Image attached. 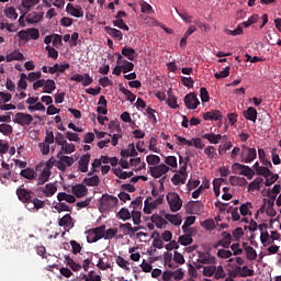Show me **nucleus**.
<instances>
[{
  "label": "nucleus",
  "instance_id": "57",
  "mask_svg": "<svg viewBox=\"0 0 281 281\" xmlns=\"http://www.w3.org/2000/svg\"><path fill=\"white\" fill-rule=\"evenodd\" d=\"M256 175L259 177H265L266 179L268 177H271V169L269 167H260L258 171H256Z\"/></svg>",
  "mask_w": 281,
  "mask_h": 281
},
{
  "label": "nucleus",
  "instance_id": "64",
  "mask_svg": "<svg viewBox=\"0 0 281 281\" xmlns=\"http://www.w3.org/2000/svg\"><path fill=\"white\" fill-rule=\"evenodd\" d=\"M165 164H167V166H170V168H177V157L167 156L165 158Z\"/></svg>",
  "mask_w": 281,
  "mask_h": 281
},
{
  "label": "nucleus",
  "instance_id": "14",
  "mask_svg": "<svg viewBox=\"0 0 281 281\" xmlns=\"http://www.w3.org/2000/svg\"><path fill=\"white\" fill-rule=\"evenodd\" d=\"M198 262L200 265H216V257L212 256L210 252H198Z\"/></svg>",
  "mask_w": 281,
  "mask_h": 281
},
{
  "label": "nucleus",
  "instance_id": "6",
  "mask_svg": "<svg viewBox=\"0 0 281 281\" xmlns=\"http://www.w3.org/2000/svg\"><path fill=\"white\" fill-rule=\"evenodd\" d=\"M243 164H251L257 157L258 153L256 148L248 147L247 145H241V153H240Z\"/></svg>",
  "mask_w": 281,
  "mask_h": 281
},
{
  "label": "nucleus",
  "instance_id": "27",
  "mask_svg": "<svg viewBox=\"0 0 281 281\" xmlns=\"http://www.w3.org/2000/svg\"><path fill=\"white\" fill-rule=\"evenodd\" d=\"M167 104L168 106H170V109H177L179 106V104H177V97L175 94H172V88H169L167 91Z\"/></svg>",
  "mask_w": 281,
  "mask_h": 281
},
{
  "label": "nucleus",
  "instance_id": "56",
  "mask_svg": "<svg viewBox=\"0 0 281 281\" xmlns=\"http://www.w3.org/2000/svg\"><path fill=\"white\" fill-rule=\"evenodd\" d=\"M216 272V266H206L203 268V276H205V278H212V276H214Z\"/></svg>",
  "mask_w": 281,
  "mask_h": 281
},
{
  "label": "nucleus",
  "instance_id": "13",
  "mask_svg": "<svg viewBox=\"0 0 281 281\" xmlns=\"http://www.w3.org/2000/svg\"><path fill=\"white\" fill-rule=\"evenodd\" d=\"M117 56V65H121V68L123 70V74H128V71H133L135 69V64L124 59L120 53H116Z\"/></svg>",
  "mask_w": 281,
  "mask_h": 281
},
{
  "label": "nucleus",
  "instance_id": "44",
  "mask_svg": "<svg viewBox=\"0 0 281 281\" xmlns=\"http://www.w3.org/2000/svg\"><path fill=\"white\" fill-rule=\"evenodd\" d=\"M116 216L121 220V221H131L132 215H131V211H128V209L126 207H122L119 213L116 214Z\"/></svg>",
  "mask_w": 281,
  "mask_h": 281
},
{
  "label": "nucleus",
  "instance_id": "48",
  "mask_svg": "<svg viewBox=\"0 0 281 281\" xmlns=\"http://www.w3.org/2000/svg\"><path fill=\"white\" fill-rule=\"evenodd\" d=\"M64 258H65L68 267H70V269H72V271H80V269H82V266L80 263H76V261H74V259H71V257L65 256Z\"/></svg>",
  "mask_w": 281,
  "mask_h": 281
},
{
  "label": "nucleus",
  "instance_id": "36",
  "mask_svg": "<svg viewBox=\"0 0 281 281\" xmlns=\"http://www.w3.org/2000/svg\"><path fill=\"white\" fill-rule=\"evenodd\" d=\"M71 153H76V145L74 144H69V143H65L59 150L60 155H71Z\"/></svg>",
  "mask_w": 281,
  "mask_h": 281
},
{
  "label": "nucleus",
  "instance_id": "51",
  "mask_svg": "<svg viewBox=\"0 0 281 281\" xmlns=\"http://www.w3.org/2000/svg\"><path fill=\"white\" fill-rule=\"evenodd\" d=\"M140 12H143V14H154L155 10H153V7L148 2L142 1L140 2Z\"/></svg>",
  "mask_w": 281,
  "mask_h": 281
},
{
  "label": "nucleus",
  "instance_id": "50",
  "mask_svg": "<svg viewBox=\"0 0 281 281\" xmlns=\"http://www.w3.org/2000/svg\"><path fill=\"white\" fill-rule=\"evenodd\" d=\"M240 175L243 177H247L248 180H251L254 179L256 171H254V169H251L249 166L244 165V169L241 170Z\"/></svg>",
  "mask_w": 281,
  "mask_h": 281
},
{
  "label": "nucleus",
  "instance_id": "17",
  "mask_svg": "<svg viewBox=\"0 0 281 281\" xmlns=\"http://www.w3.org/2000/svg\"><path fill=\"white\" fill-rule=\"evenodd\" d=\"M71 192L74 195L77 196V199H82L83 196H87V194H89V189H87L85 184H76L72 186Z\"/></svg>",
  "mask_w": 281,
  "mask_h": 281
},
{
  "label": "nucleus",
  "instance_id": "46",
  "mask_svg": "<svg viewBox=\"0 0 281 281\" xmlns=\"http://www.w3.org/2000/svg\"><path fill=\"white\" fill-rule=\"evenodd\" d=\"M204 155H206V157H209V159H217L218 158V154L216 153V148L212 145L207 146L204 149Z\"/></svg>",
  "mask_w": 281,
  "mask_h": 281
},
{
  "label": "nucleus",
  "instance_id": "41",
  "mask_svg": "<svg viewBox=\"0 0 281 281\" xmlns=\"http://www.w3.org/2000/svg\"><path fill=\"white\" fill-rule=\"evenodd\" d=\"M210 188V181L204 180L202 186H200L193 193H192V199H199L201 196L203 190H209Z\"/></svg>",
  "mask_w": 281,
  "mask_h": 281
},
{
  "label": "nucleus",
  "instance_id": "45",
  "mask_svg": "<svg viewBox=\"0 0 281 281\" xmlns=\"http://www.w3.org/2000/svg\"><path fill=\"white\" fill-rule=\"evenodd\" d=\"M4 15L7 19H11L12 21H16L19 19V13H16V9L14 7H9L4 10Z\"/></svg>",
  "mask_w": 281,
  "mask_h": 281
},
{
  "label": "nucleus",
  "instance_id": "52",
  "mask_svg": "<svg viewBox=\"0 0 281 281\" xmlns=\"http://www.w3.org/2000/svg\"><path fill=\"white\" fill-rule=\"evenodd\" d=\"M246 251V258L248 260H256L258 258V252H256V249H254V247H246L245 248Z\"/></svg>",
  "mask_w": 281,
  "mask_h": 281
},
{
  "label": "nucleus",
  "instance_id": "22",
  "mask_svg": "<svg viewBox=\"0 0 281 281\" xmlns=\"http://www.w3.org/2000/svg\"><path fill=\"white\" fill-rule=\"evenodd\" d=\"M97 112L99 115H106V113H109V110L106 109V98L104 95L99 98Z\"/></svg>",
  "mask_w": 281,
  "mask_h": 281
},
{
  "label": "nucleus",
  "instance_id": "63",
  "mask_svg": "<svg viewBox=\"0 0 281 281\" xmlns=\"http://www.w3.org/2000/svg\"><path fill=\"white\" fill-rule=\"evenodd\" d=\"M116 265L119 267H121V269H125L126 271H128V261H126V259H124L123 257L119 256L116 258Z\"/></svg>",
  "mask_w": 281,
  "mask_h": 281
},
{
  "label": "nucleus",
  "instance_id": "10",
  "mask_svg": "<svg viewBox=\"0 0 281 281\" xmlns=\"http://www.w3.org/2000/svg\"><path fill=\"white\" fill-rule=\"evenodd\" d=\"M149 172L154 179H160V177H164V175H168V172H170V167L165 164L157 165L155 167H150Z\"/></svg>",
  "mask_w": 281,
  "mask_h": 281
},
{
  "label": "nucleus",
  "instance_id": "29",
  "mask_svg": "<svg viewBox=\"0 0 281 281\" xmlns=\"http://www.w3.org/2000/svg\"><path fill=\"white\" fill-rule=\"evenodd\" d=\"M150 221H151V223L156 224V227L158 229H161L164 227V225L168 224V221H166V218H164L162 216L157 215V214L151 215Z\"/></svg>",
  "mask_w": 281,
  "mask_h": 281
},
{
  "label": "nucleus",
  "instance_id": "39",
  "mask_svg": "<svg viewBox=\"0 0 281 281\" xmlns=\"http://www.w3.org/2000/svg\"><path fill=\"white\" fill-rule=\"evenodd\" d=\"M42 20L43 14L36 12H32L26 16V22L30 23L31 25L34 23H41Z\"/></svg>",
  "mask_w": 281,
  "mask_h": 281
},
{
  "label": "nucleus",
  "instance_id": "54",
  "mask_svg": "<svg viewBox=\"0 0 281 281\" xmlns=\"http://www.w3.org/2000/svg\"><path fill=\"white\" fill-rule=\"evenodd\" d=\"M113 175H115V177H117L119 179H128V171H124L122 170V168H114L112 169Z\"/></svg>",
  "mask_w": 281,
  "mask_h": 281
},
{
  "label": "nucleus",
  "instance_id": "38",
  "mask_svg": "<svg viewBox=\"0 0 281 281\" xmlns=\"http://www.w3.org/2000/svg\"><path fill=\"white\" fill-rule=\"evenodd\" d=\"M121 54L125 56L127 60H135V56H137L133 48L126 46L122 48Z\"/></svg>",
  "mask_w": 281,
  "mask_h": 281
},
{
  "label": "nucleus",
  "instance_id": "1",
  "mask_svg": "<svg viewBox=\"0 0 281 281\" xmlns=\"http://www.w3.org/2000/svg\"><path fill=\"white\" fill-rule=\"evenodd\" d=\"M120 200L116 196L110 194H103L100 200L99 210L102 212H109V210H113V207L117 206Z\"/></svg>",
  "mask_w": 281,
  "mask_h": 281
},
{
  "label": "nucleus",
  "instance_id": "19",
  "mask_svg": "<svg viewBox=\"0 0 281 281\" xmlns=\"http://www.w3.org/2000/svg\"><path fill=\"white\" fill-rule=\"evenodd\" d=\"M222 234L224 238L218 240L217 245H215V249L216 247H224V249H229V246L232 245V234L227 232H223Z\"/></svg>",
  "mask_w": 281,
  "mask_h": 281
},
{
  "label": "nucleus",
  "instance_id": "23",
  "mask_svg": "<svg viewBox=\"0 0 281 281\" xmlns=\"http://www.w3.org/2000/svg\"><path fill=\"white\" fill-rule=\"evenodd\" d=\"M202 139H207V142H210V144H218L223 139V135L207 133V134L202 135Z\"/></svg>",
  "mask_w": 281,
  "mask_h": 281
},
{
  "label": "nucleus",
  "instance_id": "11",
  "mask_svg": "<svg viewBox=\"0 0 281 281\" xmlns=\"http://www.w3.org/2000/svg\"><path fill=\"white\" fill-rule=\"evenodd\" d=\"M120 229H122L123 236H130V238H133L137 232H139V226H134L131 223L120 224Z\"/></svg>",
  "mask_w": 281,
  "mask_h": 281
},
{
  "label": "nucleus",
  "instance_id": "30",
  "mask_svg": "<svg viewBox=\"0 0 281 281\" xmlns=\"http://www.w3.org/2000/svg\"><path fill=\"white\" fill-rule=\"evenodd\" d=\"M57 201H59V203H61V201H66V203H76V196L66 192H59L57 194Z\"/></svg>",
  "mask_w": 281,
  "mask_h": 281
},
{
  "label": "nucleus",
  "instance_id": "28",
  "mask_svg": "<svg viewBox=\"0 0 281 281\" xmlns=\"http://www.w3.org/2000/svg\"><path fill=\"white\" fill-rule=\"evenodd\" d=\"M203 119L205 121H207V120L218 121V120H223V114H221V111L214 110V111L204 113L203 114Z\"/></svg>",
  "mask_w": 281,
  "mask_h": 281
},
{
  "label": "nucleus",
  "instance_id": "26",
  "mask_svg": "<svg viewBox=\"0 0 281 281\" xmlns=\"http://www.w3.org/2000/svg\"><path fill=\"white\" fill-rule=\"evenodd\" d=\"M244 117H246L250 122H256V120H258V111L256 110V108L250 106L246 111H244Z\"/></svg>",
  "mask_w": 281,
  "mask_h": 281
},
{
  "label": "nucleus",
  "instance_id": "37",
  "mask_svg": "<svg viewBox=\"0 0 281 281\" xmlns=\"http://www.w3.org/2000/svg\"><path fill=\"white\" fill-rule=\"evenodd\" d=\"M53 91H56V81L53 79L45 80L43 93H52Z\"/></svg>",
  "mask_w": 281,
  "mask_h": 281
},
{
  "label": "nucleus",
  "instance_id": "8",
  "mask_svg": "<svg viewBox=\"0 0 281 281\" xmlns=\"http://www.w3.org/2000/svg\"><path fill=\"white\" fill-rule=\"evenodd\" d=\"M57 159L59 160L56 161V168L61 172H65V170H67V167H71L72 164H76L74 157L65 156L60 153L57 154Z\"/></svg>",
  "mask_w": 281,
  "mask_h": 281
},
{
  "label": "nucleus",
  "instance_id": "24",
  "mask_svg": "<svg viewBox=\"0 0 281 281\" xmlns=\"http://www.w3.org/2000/svg\"><path fill=\"white\" fill-rule=\"evenodd\" d=\"M52 177V171L48 169H43L37 179V186H45L49 178Z\"/></svg>",
  "mask_w": 281,
  "mask_h": 281
},
{
  "label": "nucleus",
  "instance_id": "7",
  "mask_svg": "<svg viewBox=\"0 0 281 281\" xmlns=\"http://www.w3.org/2000/svg\"><path fill=\"white\" fill-rule=\"evenodd\" d=\"M186 181H188V170H186V162L180 167L179 170L176 171V173L171 178V183L173 186H179L180 183L182 186H186Z\"/></svg>",
  "mask_w": 281,
  "mask_h": 281
},
{
  "label": "nucleus",
  "instance_id": "53",
  "mask_svg": "<svg viewBox=\"0 0 281 281\" xmlns=\"http://www.w3.org/2000/svg\"><path fill=\"white\" fill-rule=\"evenodd\" d=\"M41 3V0H23L22 7L25 8V10H32L34 5H38Z\"/></svg>",
  "mask_w": 281,
  "mask_h": 281
},
{
  "label": "nucleus",
  "instance_id": "43",
  "mask_svg": "<svg viewBox=\"0 0 281 281\" xmlns=\"http://www.w3.org/2000/svg\"><path fill=\"white\" fill-rule=\"evenodd\" d=\"M265 182L262 178H256L248 186V192H255V190H260V186Z\"/></svg>",
  "mask_w": 281,
  "mask_h": 281
},
{
  "label": "nucleus",
  "instance_id": "55",
  "mask_svg": "<svg viewBox=\"0 0 281 281\" xmlns=\"http://www.w3.org/2000/svg\"><path fill=\"white\" fill-rule=\"evenodd\" d=\"M113 25H114V27H119V30H124L125 32H128V30H130L126 22H124V20H122V19L114 20Z\"/></svg>",
  "mask_w": 281,
  "mask_h": 281
},
{
  "label": "nucleus",
  "instance_id": "15",
  "mask_svg": "<svg viewBox=\"0 0 281 281\" xmlns=\"http://www.w3.org/2000/svg\"><path fill=\"white\" fill-rule=\"evenodd\" d=\"M89 161H91V154L87 153L82 155L78 161L79 164L78 170L80 172H89Z\"/></svg>",
  "mask_w": 281,
  "mask_h": 281
},
{
  "label": "nucleus",
  "instance_id": "47",
  "mask_svg": "<svg viewBox=\"0 0 281 281\" xmlns=\"http://www.w3.org/2000/svg\"><path fill=\"white\" fill-rule=\"evenodd\" d=\"M117 232H119L117 228H109L108 231L103 229L104 240H111V239L115 238V236H117Z\"/></svg>",
  "mask_w": 281,
  "mask_h": 281
},
{
  "label": "nucleus",
  "instance_id": "31",
  "mask_svg": "<svg viewBox=\"0 0 281 281\" xmlns=\"http://www.w3.org/2000/svg\"><path fill=\"white\" fill-rule=\"evenodd\" d=\"M165 218L167 221H169V223H171V225H175L176 227H179V225H181L182 223V220H181V215L179 214H176V215H172V214H165Z\"/></svg>",
  "mask_w": 281,
  "mask_h": 281
},
{
  "label": "nucleus",
  "instance_id": "58",
  "mask_svg": "<svg viewBox=\"0 0 281 281\" xmlns=\"http://www.w3.org/2000/svg\"><path fill=\"white\" fill-rule=\"evenodd\" d=\"M226 276L227 274L225 273V269L223 268V266L215 267V274H214L215 280H221Z\"/></svg>",
  "mask_w": 281,
  "mask_h": 281
},
{
  "label": "nucleus",
  "instance_id": "16",
  "mask_svg": "<svg viewBox=\"0 0 281 281\" xmlns=\"http://www.w3.org/2000/svg\"><path fill=\"white\" fill-rule=\"evenodd\" d=\"M66 12L70 14V16H75L76 19H80L85 16V11L82 10V7H74V4L68 3L66 7Z\"/></svg>",
  "mask_w": 281,
  "mask_h": 281
},
{
  "label": "nucleus",
  "instance_id": "62",
  "mask_svg": "<svg viewBox=\"0 0 281 281\" xmlns=\"http://www.w3.org/2000/svg\"><path fill=\"white\" fill-rule=\"evenodd\" d=\"M232 67L227 66L224 70L216 72L214 76L216 80H221V78H227L229 76Z\"/></svg>",
  "mask_w": 281,
  "mask_h": 281
},
{
  "label": "nucleus",
  "instance_id": "49",
  "mask_svg": "<svg viewBox=\"0 0 281 281\" xmlns=\"http://www.w3.org/2000/svg\"><path fill=\"white\" fill-rule=\"evenodd\" d=\"M146 161L148 164V166H159V164H161V158L157 155H148L146 157Z\"/></svg>",
  "mask_w": 281,
  "mask_h": 281
},
{
  "label": "nucleus",
  "instance_id": "3",
  "mask_svg": "<svg viewBox=\"0 0 281 281\" xmlns=\"http://www.w3.org/2000/svg\"><path fill=\"white\" fill-rule=\"evenodd\" d=\"M166 199L171 212H179V210L183 207V201L181 200V196H179V193H168Z\"/></svg>",
  "mask_w": 281,
  "mask_h": 281
},
{
  "label": "nucleus",
  "instance_id": "20",
  "mask_svg": "<svg viewBox=\"0 0 281 281\" xmlns=\"http://www.w3.org/2000/svg\"><path fill=\"white\" fill-rule=\"evenodd\" d=\"M104 31L106 32V34H109V36H111L112 38H115V41H122L124 38V34L122 33V31L117 29L105 26Z\"/></svg>",
  "mask_w": 281,
  "mask_h": 281
},
{
  "label": "nucleus",
  "instance_id": "5",
  "mask_svg": "<svg viewBox=\"0 0 281 281\" xmlns=\"http://www.w3.org/2000/svg\"><path fill=\"white\" fill-rule=\"evenodd\" d=\"M15 194L19 201H21V203H24L25 206L30 205L32 203V200L34 199V191L23 187L18 188Z\"/></svg>",
  "mask_w": 281,
  "mask_h": 281
},
{
  "label": "nucleus",
  "instance_id": "21",
  "mask_svg": "<svg viewBox=\"0 0 281 281\" xmlns=\"http://www.w3.org/2000/svg\"><path fill=\"white\" fill-rule=\"evenodd\" d=\"M40 190H42L46 198H52L54 194H56V192H58V188L52 182L47 183L45 188H41Z\"/></svg>",
  "mask_w": 281,
  "mask_h": 281
},
{
  "label": "nucleus",
  "instance_id": "35",
  "mask_svg": "<svg viewBox=\"0 0 281 281\" xmlns=\"http://www.w3.org/2000/svg\"><path fill=\"white\" fill-rule=\"evenodd\" d=\"M194 239H192V233H186L184 235H181L178 239V243L180 245H183V247H188V245H192Z\"/></svg>",
  "mask_w": 281,
  "mask_h": 281
},
{
  "label": "nucleus",
  "instance_id": "59",
  "mask_svg": "<svg viewBox=\"0 0 281 281\" xmlns=\"http://www.w3.org/2000/svg\"><path fill=\"white\" fill-rule=\"evenodd\" d=\"M251 276H255L254 270L249 269L247 266H244L239 272L240 278H249Z\"/></svg>",
  "mask_w": 281,
  "mask_h": 281
},
{
  "label": "nucleus",
  "instance_id": "2",
  "mask_svg": "<svg viewBox=\"0 0 281 281\" xmlns=\"http://www.w3.org/2000/svg\"><path fill=\"white\" fill-rule=\"evenodd\" d=\"M104 229H106V225H101L86 232L87 243H98V240H102V238H104Z\"/></svg>",
  "mask_w": 281,
  "mask_h": 281
},
{
  "label": "nucleus",
  "instance_id": "32",
  "mask_svg": "<svg viewBox=\"0 0 281 281\" xmlns=\"http://www.w3.org/2000/svg\"><path fill=\"white\" fill-rule=\"evenodd\" d=\"M194 221H196L195 216H188L182 225V232L184 234L192 233V228H190L191 225H194Z\"/></svg>",
  "mask_w": 281,
  "mask_h": 281
},
{
  "label": "nucleus",
  "instance_id": "60",
  "mask_svg": "<svg viewBox=\"0 0 281 281\" xmlns=\"http://www.w3.org/2000/svg\"><path fill=\"white\" fill-rule=\"evenodd\" d=\"M12 125L10 124L2 123L0 125V133H2V135H12Z\"/></svg>",
  "mask_w": 281,
  "mask_h": 281
},
{
  "label": "nucleus",
  "instance_id": "42",
  "mask_svg": "<svg viewBox=\"0 0 281 281\" xmlns=\"http://www.w3.org/2000/svg\"><path fill=\"white\" fill-rule=\"evenodd\" d=\"M83 183H85V186H88L90 188H95V187L100 186V177L92 176L90 178H85Z\"/></svg>",
  "mask_w": 281,
  "mask_h": 281
},
{
  "label": "nucleus",
  "instance_id": "12",
  "mask_svg": "<svg viewBox=\"0 0 281 281\" xmlns=\"http://www.w3.org/2000/svg\"><path fill=\"white\" fill-rule=\"evenodd\" d=\"M184 104L187 109L194 110L201 104V102L199 101L196 93L191 92L184 97Z\"/></svg>",
  "mask_w": 281,
  "mask_h": 281
},
{
  "label": "nucleus",
  "instance_id": "61",
  "mask_svg": "<svg viewBox=\"0 0 281 281\" xmlns=\"http://www.w3.org/2000/svg\"><path fill=\"white\" fill-rule=\"evenodd\" d=\"M249 207H254L251 202H247V203H244L240 205L239 212H240L241 216H247V214H249Z\"/></svg>",
  "mask_w": 281,
  "mask_h": 281
},
{
  "label": "nucleus",
  "instance_id": "33",
  "mask_svg": "<svg viewBox=\"0 0 281 281\" xmlns=\"http://www.w3.org/2000/svg\"><path fill=\"white\" fill-rule=\"evenodd\" d=\"M24 58L23 54L19 50H13L5 56L7 63H12V60H24Z\"/></svg>",
  "mask_w": 281,
  "mask_h": 281
},
{
  "label": "nucleus",
  "instance_id": "40",
  "mask_svg": "<svg viewBox=\"0 0 281 281\" xmlns=\"http://www.w3.org/2000/svg\"><path fill=\"white\" fill-rule=\"evenodd\" d=\"M72 221L74 218H71V215L66 214L59 220L58 225L59 227H72L74 226Z\"/></svg>",
  "mask_w": 281,
  "mask_h": 281
},
{
  "label": "nucleus",
  "instance_id": "4",
  "mask_svg": "<svg viewBox=\"0 0 281 281\" xmlns=\"http://www.w3.org/2000/svg\"><path fill=\"white\" fill-rule=\"evenodd\" d=\"M18 37L20 41H24V43H27V41H38L41 37V33L38 32V29L32 27L27 30H22L18 32Z\"/></svg>",
  "mask_w": 281,
  "mask_h": 281
},
{
  "label": "nucleus",
  "instance_id": "25",
  "mask_svg": "<svg viewBox=\"0 0 281 281\" xmlns=\"http://www.w3.org/2000/svg\"><path fill=\"white\" fill-rule=\"evenodd\" d=\"M69 69V64H55L53 67L48 68V74H65Z\"/></svg>",
  "mask_w": 281,
  "mask_h": 281
},
{
  "label": "nucleus",
  "instance_id": "18",
  "mask_svg": "<svg viewBox=\"0 0 281 281\" xmlns=\"http://www.w3.org/2000/svg\"><path fill=\"white\" fill-rule=\"evenodd\" d=\"M43 207H45V201L35 196H33L30 204H26V210H29L30 212H33V210H43Z\"/></svg>",
  "mask_w": 281,
  "mask_h": 281
},
{
  "label": "nucleus",
  "instance_id": "9",
  "mask_svg": "<svg viewBox=\"0 0 281 281\" xmlns=\"http://www.w3.org/2000/svg\"><path fill=\"white\" fill-rule=\"evenodd\" d=\"M13 122L20 126H30L34 122V116L27 113L18 112L14 115Z\"/></svg>",
  "mask_w": 281,
  "mask_h": 281
},
{
  "label": "nucleus",
  "instance_id": "34",
  "mask_svg": "<svg viewBox=\"0 0 281 281\" xmlns=\"http://www.w3.org/2000/svg\"><path fill=\"white\" fill-rule=\"evenodd\" d=\"M21 177H23L24 179H27L29 181H34V179H36V171H34V169L32 168H26V169H23L21 172H20Z\"/></svg>",
  "mask_w": 281,
  "mask_h": 281
}]
</instances>
